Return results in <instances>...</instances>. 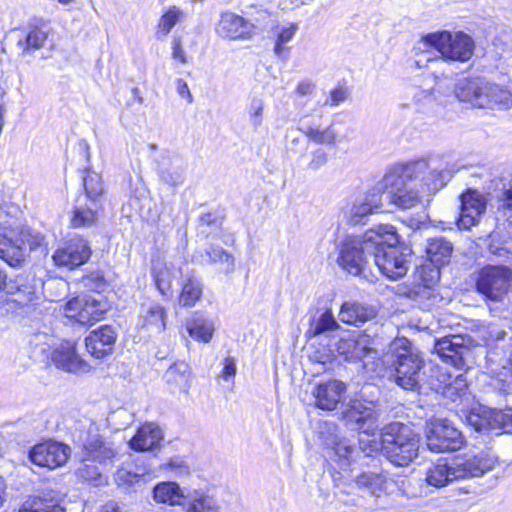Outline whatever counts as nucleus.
Wrapping results in <instances>:
<instances>
[{
	"label": "nucleus",
	"instance_id": "obj_4",
	"mask_svg": "<svg viewBox=\"0 0 512 512\" xmlns=\"http://www.w3.org/2000/svg\"><path fill=\"white\" fill-rule=\"evenodd\" d=\"M379 240L376 226L362 235H347L337 245V263L347 273L361 276L368 282H375L377 277L372 273L371 262Z\"/></svg>",
	"mask_w": 512,
	"mask_h": 512
},
{
	"label": "nucleus",
	"instance_id": "obj_33",
	"mask_svg": "<svg viewBox=\"0 0 512 512\" xmlns=\"http://www.w3.org/2000/svg\"><path fill=\"white\" fill-rule=\"evenodd\" d=\"M180 273L182 274V281L178 302L180 306L190 308L201 299L203 285L193 271L184 272L180 268Z\"/></svg>",
	"mask_w": 512,
	"mask_h": 512
},
{
	"label": "nucleus",
	"instance_id": "obj_21",
	"mask_svg": "<svg viewBox=\"0 0 512 512\" xmlns=\"http://www.w3.org/2000/svg\"><path fill=\"white\" fill-rule=\"evenodd\" d=\"M116 339L114 328L103 325L91 331L85 338L86 349L93 357L102 359L113 352Z\"/></svg>",
	"mask_w": 512,
	"mask_h": 512
},
{
	"label": "nucleus",
	"instance_id": "obj_59",
	"mask_svg": "<svg viewBox=\"0 0 512 512\" xmlns=\"http://www.w3.org/2000/svg\"><path fill=\"white\" fill-rule=\"evenodd\" d=\"M316 85L312 80H301L298 82L294 93L298 97L309 96L315 91Z\"/></svg>",
	"mask_w": 512,
	"mask_h": 512
},
{
	"label": "nucleus",
	"instance_id": "obj_32",
	"mask_svg": "<svg viewBox=\"0 0 512 512\" xmlns=\"http://www.w3.org/2000/svg\"><path fill=\"white\" fill-rule=\"evenodd\" d=\"M100 204L89 202L85 197H77L71 217L74 228H88L96 224Z\"/></svg>",
	"mask_w": 512,
	"mask_h": 512
},
{
	"label": "nucleus",
	"instance_id": "obj_52",
	"mask_svg": "<svg viewBox=\"0 0 512 512\" xmlns=\"http://www.w3.org/2000/svg\"><path fill=\"white\" fill-rule=\"evenodd\" d=\"M466 390V380L462 376H457L453 382H450L443 387L442 394L445 398L455 402L466 394Z\"/></svg>",
	"mask_w": 512,
	"mask_h": 512
},
{
	"label": "nucleus",
	"instance_id": "obj_34",
	"mask_svg": "<svg viewBox=\"0 0 512 512\" xmlns=\"http://www.w3.org/2000/svg\"><path fill=\"white\" fill-rule=\"evenodd\" d=\"M7 292L15 295V301L18 303H26L33 300L36 293V279L31 273L17 274L6 281Z\"/></svg>",
	"mask_w": 512,
	"mask_h": 512
},
{
	"label": "nucleus",
	"instance_id": "obj_60",
	"mask_svg": "<svg viewBox=\"0 0 512 512\" xmlns=\"http://www.w3.org/2000/svg\"><path fill=\"white\" fill-rule=\"evenodd\" d=\"M236 374V363L235 360L231 357H227L224 360V367L222 370V377L225 380H229L233 378Z\"/></svg>",
	"mask_w": 512,
	"mask_h": 512
},
{
	"label": "nucleus",
	"instance_id": "obj_48",
	"mask_svg": "<svg viewBox=\"0 0 512 512\" xmlns=\"http://www.w3.org/2000/svg\"><path fill=\"white\" fill-rule=\"evenodd\" d=\"M184 18V12L177 6H170L161 15L157 24V34L162 37L167 36L173 27L181 22Z\"/></svg>",
	"mask_w": 512,
	"mask_h": 512
},
{
	"label": "nucleus",
	"instance_id": "obj_53",
	"mask_svg": "<svg viewBox=\"0 0 512 512\" xmlns=\"http://www.w3.org/2000/svg\"><path fill=\"white\" fill-rule=\"evenodd\" d=\"M367 355H369V358L363 357L359 360L362 362L363 370L370 378L380 376L383 372L384 361L376 358L377 352L371 347L369 352H367Z\"/></svg>",
	"mask_w": 512,
	"mask_h": 512
},
{
	"label": "nucleus",
	"instance_id": "obj_38",
	"mask_svg": "<svg viewBox=\"0 0 512 512\" xmlns=\"http://www.w3.org/2000/svg\"><path fill=\"white\" fill-rule=\"evenodd\" d=\"M298 130L302 132L310 141L318 145L333 147L339 140L338 132L332 123L324 129L310 125L305 121L299 122Z\"/></svg>",
	"mask_w": 512,
	"mask_h": 512
},
{
	"label": "nucleus",
	"instance_id": "obj_42",
	"mask_svg": "<svg viewBox=\"0 0 512 512\" xmlns=\"http://www.w3.org/2000/svg\"><path fill=\"white\" fill-rule=\"evenodd\" d=\"M484 97L487 103H483V108L509 109L512 107V93L489 81H486Z\"/></svg>",
	"mask_w": 512,
	"mask_h": 512
},
{
	"label": "nucleus",
	"instance_id": "obj_39",
	"mask_svg": "<svg viewBox=\"0 0 512 512\" xmlns=\"http://www.w3.org/2000/svg\"><path fill=\"white\" fill-rule=\"evenodd\" d=\"M356 486L373 496H380L386 489L387 476L381 469L367 470L354 478Z\"/></svg>",
	"mask_w": 512,
	"mask_h": 512
},
{
	"label": "nucleus",
	"instance_id": "obj_18",
	"mask_svg": "<svg viewBox=\"0 0 512 512\" xmlns=\"http://www.w3.org/2000/svg\"><path fill=\"white\" fill-rule=\"evenodd\" d=\"M342 415L347 424L367 435L377 428L375 405L371 401L352 400Z\"/></svg>",
	"mask_w": 512,
	"mask_h": 512
},
{
	"label": "nucleus",
	"instance_id": "obj_2",
	"mask_svg": "<svg viewBox=\"0 0 512 512\" xmlns=\"http://www.w3.org/2000/svg\"><path fill=\"white\" fill-rule=\"evenodd\" d=\"M496 463L497 457L488 451L439 459L427 469L425 480L428 485L440 488L455 480L482 476L492 470Z\"/></svg>",
	"mask_w": 512,
	"mask_h": 512
},
{
	"label": "nucleus",
	"instance_id": "obj_51",
	"mask_svg": "<svg viewBox=\"0 0 512 512\" xmlns=\"http://www.w3.org/2000/svg\"><path fill=\"white\" fill-rule=\"evenodd\" d=\"M153 277L157 289L162 295H167L171 291L172 272L167 265L154 268Z\"/></svg>",
	"mask_w": 512,
	"mask_h": 512
},
{
	"label": "nucleus",
	"instance_id": "obj_14",
	"mask_svg": "<svg viewBox=\"0 0 512 512\" xmlns=\"http://www.w3.org/2000/svg\"><path fill=\"white\" fill-rule=\"evenodd\" d=\"M70 454L71 448L68 445L56 441H45L32 447L29 458L35 465L55 469L63 466Z\"/></svg>",
	"mask_w": 512,
	"mask_h": 512
},
{
	"label": "nucleus",
	"instance_id": "obj_44",
	"mask_svg": "<svg viewBox=\"0 0 512 512\" xmlns=\"http://www.w3.org/2000/svg\"><path fill=\"white\" fill-rule=\"evenodd\" d=\"M83 187L85 194L78 197H85L89 202L100 204V199L104 193V184L101 175L93 171L90 167L84 169Z\"/></svg>",
	"mask_w": 512,
	"mask_h": 512
},
{
	"label": "nucleus",
	"instance_id": "obj_28",
	"mask_svg": "<svg viewBox=\"0 0 512 512\" xmlns=\"http://www.w3.org/2000/svg\"><path fill=\"white\" fill-rule=\"evenodd\" d=\"M83 453L88 460L100 464H111L117 451L111 442L105 441L98 434H89L83 442Z\"/></svg>",
	"mask_w": 512,
	"mask_h": 512
},
{
	"label": "nucleus",
	"instance_id": "obj_15",
	"mask_svg": "<svg viewBox=\"0 0 512 512\" xmlns=\"http://www.w3.org/2000/svg\"><path fill=\"white\" fill-rule=\"evenodd\" d=\"M91 257L88 242L80 237H73L59 247L52 258L56 266L73 270L85 264Z\"/></svg>",
	"mask_w": 512,
	"mask_h": 512
},
{
	"label": "nucleus",
	"instance_id": "obj_47",
	"mask_svg": "<svg viewBox=\"0 0 512 512\" xmlns=\"http://www.w3.org/2000/svg\"><path fill=\"white\" fill-rule=\"evenodd\" d=\"M165 319V309L159 304H151L142 315V327L160 332L165 329Z\"/></svg>",
	"mask_w": 512,
	"mask_h": 512
},
{
	"label": "nucleus",
	"instance_id": "obj_41",
	"mask_svg": "<svg viewBox=\"0 0 512 512\" xmlns=\"http://www.w3.org/2000/svg\"><path fill=\"white\" fill-rule=\"evenodd\" d=\"M453 251L452 244L442 237L427 240L425 252L428 260L437 267L449 262Z\"/></svg>",
	"mask_w": 512,
	"mask_h": 512
},
{
	"label": "nucleus",
	"instance_id": "obj_20",
	"mask_svg": "<svg viewBox=\"0 0 512 512\" xmlns=\"http://www.w3.org/2000/svg\"><path fill=\"white\" fill-rule=\"evenodd\" d=\"M464 342V338L460 335L445 336L435 341L434 352L444 362L461 369L464 366L465 356L470 352Z\"/></svg>",
	"mask_w": 512,
	"mask_h": 512
},
{
	"label": "nucleus",
	"instance_id": "obj_40",
	"mask_svg": "<svg viewBox=\"0 0 512 512\" xmlns=\"http://www.w3.org/2000/svg\"><path fill=\"white\" fill-rule=\"evenodd\" d=\"M153 497L156 502L171 506L182 505L187 499L180 486L172 481L158 483L153 489Z\"/></svg>",
	"mask_w": 512,
	"mask_h": 512
},
{
	"label": "nucleus",
	"instance_id": "obj_43",
	"mask_svg": "<svg viewBox=\"0 0 512 512\" xmlns=\"http://www.w3.org/2000/svg\"><path fill=\"white\" fill-rule=\"evenodd\" d=\"M201 257L203 263L217 265L221 273H231L234 271L235 260L233 255L220 246H210Z\"/></svg>",
	"mask_w": 512,
	"mask_h": 512
},
{
	"label": "nucleus",
	"instance_id": "obj_64",
	"mask_svg": "<svg viewBox=\"0 0 512 512\" xmlns=\"http://www.w3.org/2000/svg\"><path fill=\"white\" fill-rule=\"evenodd\" d=\"M121 508L117 501L109 500L102 507L100 512H120Z\"/></svg>",
	"mask_w": 512,
	"mask_h": 512
},
{
	"label": "nucleus",
	"instance_id": "obj_6",
	"mask_svg": "<svg viewBox=\"0 0 512 512\" xmlns=\"http://www.w3.org/2000/svg\"><path fill=\"white\" fill-rule=\"evenodd\" d=\"M385 359L394 367V381L399 387L409 391L419 390L424 360L407 338H395L389 345Z\"/></svg>",
	"mask_w": 512,
	"mask_h": 512
},
{
	"label": "nucleus",
	"instance_id": "obj_49",
	"mask_svg": "<svg viewBox=\"0 0 512 512\" xmlns=\"http://www.w3.org/2000/svg\"><path fill=\"white\" fill-rule=\"evenodd\" d=\"M298 30L296 23H289L278 27L277 37L274 45V53L276 56L281 57L284 52V45L290 42Z\"/></svg>",
	"mask_w": 512,
	"mask_h": 512
},
{
	"label": "nucleus",
	"instance_id": "obj_16",
	"mask_svg": "<svg viewBox=\"0 0 512 512\" xmlns=\"http://www.w3.org/2000/svg\"><path fill=\"white\" fill-rule=\"evenodd\" d=\"M487 209L485 196L476 190H467L460 195V213L456 219L459 229L469 230L479 224Z\"/></svg>",
	"mask_w": 512,
	"mask_h": 512
},
{
	"label": "nucleus",
	"instance_id": "obj_61",
	"mask_svg": "<svg viewBox=\"0 0 512 512\" xmlns=\"http://www.w3.org/2000/svg\"><path fill=\"white\" fill-rule=\"evenodd\" d=\"M172 57L175 60H179L182 64L187 63L186 55L182 48L180 39L173 40Z\"/></svg>",
	"mask_w": 512,
	"mask_h": 512
},
{
	"label": "nucleus",
	"instance_id": "obj_8",
	"mask_svg": "<svg viewBox=\"0 0 512 512\" xmlns=\"http://www.w3.org/2000/svg\"><path fill=\"white\" fill-rule=\"evenodd\" d=\"M421 43L436 49L443 61L467 62L474 52V41L464 32L452 34L444 30L428 33L422 37Z\"/></svg>",
	"mask_w": 512,
	"mask_h": 512
},
{
	"label": "nucleus",
	"instance_id": "obj_46",
	"mask_svg": "<svg viewBox=\"0 0 512 512\" xmlns=\"http://www.w3.org/2000/svg\"><path fill=\"white\" fill-rule=\"evenodd\" d=\"M339 327L340 325L336 321L333 313L330 310H325L320 315L311 318L307 334L315 337L329 331H334Z\"/></svg>",
	"mask_w": 512,
	"mask_h": 512
},
{
	"label": "nucleus",
	"instance_id": "obj_36",
	"mask_svg": "<svg viewBox=\"0 0 512 512\" xmlns=\"http://www.w3.org/2000/svg\"><path fill=\"white\" fill-rule=\"evenodd\" d=\"M61 505V499L49 493H43L41 496L29 497L23 502L18 512H65Z\"/></svg>",
	"mask_w": 512,
	"mask_h": 512
},
{
	"label": "nucleus",
	"instance_id": "obj_35",
	"mask_svg": "<svg viewBox=\"0 0 512 512\" xmlns=\"http://www.w3.org/2000/svg\"><path fill=\"white\" fill-rule=\"evenodd\" d=\"M376 316L373 307L357 302H345L340 309L339 319L346 324L360 326Z\"/></svg>",
	"mask_w": 512,
	"mask_h": 512
},
{
	"label": "nucleus",
	"instance_id": "obj_37",
	"mask_svg": "<svg viewBox=\"0 0 512 512\" xmlns=\"http://www.w3.org/2000/svg\"><path fill=\"white\" fill-rule=\"evenodd\" d=\"M47 38V32L39 27H30L23 31L22 37L17 41L20 56L23 58L32 56L45 45Z\"/></svg>",
	"mask_w": 512,
	"mask_h": 512
},
{
	"label": "nucleus",
	"instance_id": "obj_45",
	"mask_svg": "<svg viewBox=\"0 0 512 512\" xmlns=\"http://www.w3.org/2000/svg\"><path fill=\"white\" fill-rule=\"evenodd\" d=\"M186 512H219V505L212 496L194 491L187 495Z\"/></svg>",
	"mask_w": 512,
	"mask_h": 512
},
{
	"label": "nucleus",
	"instance_id": "obj_11",
	"mask_svg": "<svg viewBox=\"0 0 512 512\" xmlns=\"http://www.w3.org/2000/svg\"><path fill=\"white\" fill-rule=\"evenodd\" d=\"M464 436L448 419H435L427 426L426 445L434 453L454 452L463 447Z\"/></svg>",
	"mask_w": 512,
	"mask_h": 512
},
{
	"label": "nucleus",
	"instance_id": "obj_12",
	"mask_svg": "<svg viewBox=\"0 0 512 512\" xmlns=\"http://www.w3.org/2000/svg\"><path fill=\"white\" fill-rule=\"evenodd\" d=\"M512 271L506 266H486L476 280L477 291L491 301H500L507 293Z\"/></svg>",
	"mask_w": 512,
	"mask_h": 512
},
{
	"label": "nucleus",
	"instance_id": "obj_17",
	"mask_svg": "<svg viewBox=\"0 0 512 512\" xmlns=\"http://www.w3.org/2000/svg\"><path fill=\"white\" fill-rule=\"evenodd\" d=\"M255 27L256 25L250 20L234 12L225 11L221 13L216 33L223 39L249 40L255 34Z\"/></svg>",
	"mask_w": 512,
	"mask_h": 512
},
{
	"label": "nucleus",
	"instance_id": "obj_24",
	"mask_svg": "<svg viewBox=\"0 0 512 512\" xmlns=\"http://www.w3.org/2000/svg\"><path fill=\"white\" fill-rule=\"evenodd\" d=\"M55 366L70 373L87 372L89 365L76 352V343L65 341L52 353Z\"/></svg>",
	"mask_w": 512,
	"mask_h": 512
},
{
	"label": "nucleus",
	"instance_id": "obj_13",
	"mask_svg": "<svg viewBox=\"0 0 512 512\" xmlns=\"http://www.w3.org/2000/svg\"><path fill=\"white\" fill-rule=\"evenodd\" d=\"M107 310L106 301L91 296H77L64 305L65 316L82 325L93 324L101 320Z\"/></svg>",
	"mask_w": 512,
	"mask_h": 512
},
{
	"label": "nucleus",
	"instance_id": "obj_54",
	"mask_svg": "<svg viewBox=\"0 0 512 512\" xmlns=\"http://www.w3.org/2000/svg\"><path fill=\"white\" fill-rule=\"evenodd\" d=\"M189 375V366L185 362L174 363L170 366L166 373L165 378L168 383L181 384L185 382Z\"/></svg>",
	"mask_w": 512,
	"mask_h": 512
},
{
	"label": "nucleus",
	"instance_id": "obj_10",
	"mask_svg": "<svg viewBox=\"0 0 512 512\" xmlns=\"http://www.w3.org/2000/svg\"><path fill=\"white\" fill-rule=\"evenodd\" d=\"M29 228L16 226L0 232V258L11 267L20 266L32 249Z\"/></svg>",
	"mask_w": 512,
	"mask_h": 512
},
{
	"label": "nucleus",
	"instance_id": "obj_62",
	"mask_svg": "<svg viewBox=\"0 0 512 512\" xmlns=\"http://www.w3.org/2000/svg\"><path fill=\"white\" fill-rule=\"evenodd\" d=\"M416 104H430L433 101V95L431 90H419L413 97Z\"/></svg>",
	"mask_w": 512,
	"mask_h": 512
},
{
	"label": "nucleus",
	"instance_id": "obj_31",
	"mask_svg": "<svg viewBox=\"0 0 512 512\" xmlns=\"http://www.w3.org/2000/svg\"><path fill=\"white\" fill-rule=\"evenodd\" d=\"M188 335L196 341L209 343L215 331V324L211 318L202 312H195L185 321Z\"/></svg>",
	"mask_w": 512,
	"mask_h": 512
},
{
	"label": "nucleus",
	"instance_id": "obj_63",
	"mask_svg": "<svg viewBox=\"0 0 512 512\" xmlns=\"http://www.w3.org/2000/svg\"><path fill=\"white\" fill-rule=\"evenodd\" d=\"M177 92L179 93V95L183 98H188V101L191 103L192 102V95L190 93V90H189V87L187 85V83L182 80V79H178L177 80Z\"/></svg>",
	"mask_w": 512,
	"mask_h": 512
},
{
	"label": "nucleus",
	"instance_id": "obj_5",
	"mask_svg": "<svg viewBox=\"0 0 512 512\" xmlns=\"http://www.w3.org/2000/svg\"><path fill=\"white\" fill-rule=\"evenodd\" d=\"M376 233L379 240L374 244L371 263L389 279L397 280L403 277L408 271L411 250L398 245L400 237L396 228L390 224L377 225Z\"/></svg>",
	"mask_w": 512,
	"mask_h": 512
},
{
	"label": "nucleus",
	"instance_id": "obj_26",
	"mask_svg": "<svg viewBox=\"0 0 512 512\" xmlns=\"http://www.w3.org/2000/svg\"><path fill=\"white\" fill-rule=\"evenodd\" d=\"M486 80L482 78H465L455 86V96L461 102H467L473 107L483 108Z\"/></svg>",
	"mask_w": 512,
	"mask_h": 512
},
{
	"label": "nucleus",
	"instance_id": "obj_29",
	"mask_svg": "<svg viewBox=\"0 0 512 512\" xmlns=\"http://www.w3.org/2000/svg\"><path fill=\"white\" fill-rule=\"evenodd\" d=\"M370 340L365 335L347 334L336 343V351L347 361H359L363 357L369 358Z\"/></svg>",
	"mask_w": 512,
	"mask_h": 512
},
{
	"label": "nucleus",
	"instance_id": "obj_7",
	"mask_svg": "<svg viewBox=\"0 0 512 512\" xmlns=\"http://www.w3.org/2000/svg\"><path fill=\"white\" fill-rule=\"evenodd\" d=\"M319 440L327 449V457L334 470L333 480L340 486L344 480L352 479L351 466L360 455L358 448L340 436L337 424L324 421L318 427Z\"/></svg>",
	"mask_w": 512,
	"mask_h": 512
},
{
	"label": "nucleus",
	"instance_id": "obj_23",
	"mask_svg": "<svg viewBox=\"0 0 512 512\" xmlns=\"http://www.w3.org/2000/svg\"><path fill=\"white\" fill-rule=\"evenodd\" d=\"M157 174L160 180L171 187L182 184L185 174V162L176 153L166 152L157 163Z\"/></svg>",
	"mask_w": 512,
	"mask_h": 512
},
{
	"label": "nucleus",
	"instance_id": "obj_58",
	"mask_svg": "<svg viewBox=\"0 0 512 512\" xmlns=\"http://www.w3.org/2000/svg\"><path fill=\"white\" fill-rule=\"evenodd\" d=\"M348 93L346 89L339 87L335 88L330 92L328 99L325 101V105L337 106L347 99Z\"/></svg>",
	"mask_w": 512,
	"mask_h": 512
},
{
	"label": "nucleus",
	"instance_id": "obj_9",
	"mask_svg": "<svg viewBox=\"0 0 512 512\" xmlns=\"http://www.w3.org/2000/svg\"><path fill=\"white\" fill-rule=\"evenodd\" d=\"M465 422L475 432L490 437L512 433V409L498 410L478 405L465 414Z\"/></svg>",
	"mask_w": 512,
	"mask_h": 512
},
{
	"label": "nucleus",
	"instance_id": "obj_25",
	"mask_svg": "<svg viewBox=\"0 0 512 512\" xmlns=\"http://www.w3.org/2000/svg\"><path fill=\"white\" fill-rule=\"evenodd\" d=\"M382 207V196L374 186L364 196L355 199L347 214L348 221L353 225L362 224L367 216L377 212Z\"/></svg>",
	"mask_w": 512,
	"mask_h": 512
},
{
	"label": "nucleus",
	"instance_id": "obj_3",
	"mask_svg": "<svg viewBox=\"0 0 512 512\" xmlns=\"http://www.w3.org/2000/svg\"><path fill=\"white\" fill-rule=\"evenodd\" d=\"M424 167V161L393 166L375 185L377 192L382 196L383 204H393L401 209L416 206L420 197L418 191L412 187V181Z\"/></svg>",
	"mask_w": 512,
	"mask_h": 512
},
{
	"label": "nucleus",
	"instance_id": "obj_55",
	"mask_svg": "<svg viewBox=\"0 0 512 512\" xmlns=\"http://www.w3.org/2000/svg\"><path fill=\"white\" fill-rule=\"evenodd\" d=\"M265 108L264 100L261 98H253L248 108V114L253 129L256 131L262 125L263 111Z\"/></svg>",
	"mask_w": 512,
	"mask_h": 512
},
{
	"label": "nucleus",
	"instance_id": "obj_19",
	"mask_svg": "<svg viewBox=\"0 0 512 512\" xmlns=\"http://www.w3.org/2000/svg\"><path fill=\"white\" fill-rule=\"evenodd\" d=\"M420 161L426 163V167L421 172L428 170V173L422 180L430 193H436L445 187L457 171L455 164L444 161L442 157H431Z\"/></svg>",
	"mask_w": 512,
	"mask_h": 512
},
{
	"label": "nucleus",
	"instance_id": "obj_1",
	"mask_svg": "<svg viewBox=\"0 0 512 512\" xmlns=\"http://www.w3.org/2000/svg\"><path fill=\"white\" fill-rule=\"evenodd\" d=\"M360 444L365 456L381 450L392 464L406 467L418 456L419 436L408 425L392 422L382 429L380 440L360 439Z\"/></svg>",
	"mask_w": 512,
	"mask_h": 512
},
{
	"label": "nucleus",
	"instance_id": "obj_50",
	"mask_svg": "<svg viewBox=\"0 0 512 512\" xmlns=\"http://www.w3.org/2000/svg\"><path fill=\"white\" fill-rule=\"evenodd\" d=\"M89 461L86 456L83 457L82 463L77 469V475L84 481L98 486L102 483V474L99 468L94 464L88 463Z\"/></svg>",
	"mask_w": 512,
	"mask_h": 512
},
{
	"label": "nucleus",
	"instance_id": "obj_27",
	"mask_svg": "<svg viewBox=\"0 0 512 512\" xmlns=\"http://www.w3.org/2000/svg\"><path fill=\"white\" fill-rule=\"evenodd\" d=\"M164 434L156 423L148 422L138 428L135 435L129 440V447L137 452L157 449L163 440Z\"/></svg>",
	"mask_w": 512,
	"mask_h": 512
},
{
	"label": "nucleus",
	"instance_id": "obj_57",
	"mask_svg": "<svg viewBox=\"0 0 512 512\" xmlns=\"http://www.w3.org/2000/svg\"><path fill=\"white\" fill-rule=\"evenodd\" d=\"M328 162V154L322 148H317L311 153V159L307 164V169L317 171Z\"/></svg>",
	"mask_w": 512,
	"mask_h": 512
},
{
	"label": "nucleus",
	"instance_id": "obj_56",
	"mask_svg": "<svg viewBox=\"0 0 512 512\" xmlns=\"http://www.w3.org/2000/svg\"><path fill=\"white\" fill-rule=\"evenodd\" d=\"M165 471L172 473L174 476H187L190 473V467L184 458L176 456L171 458L167 463L163 464Z\"/></svg>",
	"mask_w": 512,
	"mask_h": 512
},
{
	"label": "nucleus",
	"instance_id": "obj_22",
	"mask_svg": "<svg viewBox=\"0 0 512 512\" xmlns=\"http://www.w3.org/2000/svg\"><path fill=\"white\" fill-rule=\"evenodd\" d=\"M345 392L346 385L341 381L330 380L319 383L312 391L315 406L322 410H335L342 402Z\"/></svg>",
	"mask_w": 512,
	"mask_h": 512
},
{
	"label": "nucleus",
	"instance_id": "obj_30",
	"mask_svg": "<svg viewBox=\"0 0 512 512\" xmlns=\"http://www.w3.org/2000/svg\"><path fill=\"white\" fill-rule=\"evenodd\" d=\"M149 472L150 470L145 466L134 469L132 465L127 464L116 471L114 479L119 488L130 493L137 491L145 484V476Z\"/></svg>",
	"mask_w": 512,
	"mask_h": 512
}]
</instances>
